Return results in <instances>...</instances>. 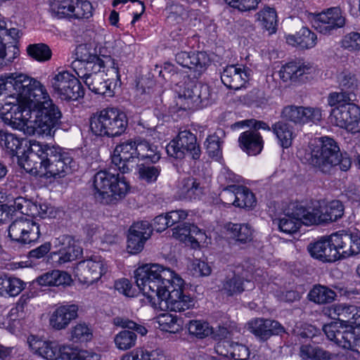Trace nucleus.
Here are the masks:
<instances>
[{
    "instance_id": "obj_11",
    "label": "nucleus",
    "mask_w": 360,
    "mask_h": 360,
    "mask_svg": "<svg viewBox=\"0 0 360 360\" xmlns=\"http://www.w3.org/2000/svg\"><path fill=\"white\" fill-rule=\"evenodd\" d=\"M309 20L318 32L328 36L345 27L346 15L340 7H330L318 13H310Z\"/></svg>"
},
{
    "instance_id": "obj_42",
    "label": "nucleus",
    "mask_w": 360,
    "mask_h": 360,
    "mask_svg": "<svg viewBox=\"0 0 360 360\" xmlns=\"http://www.w3.org/2000/svg\"><path fill=\"white\" fill-rule=\"evenodd\" d=\"M25 283L20 278L11 276H0V294L11 297L17 296L25 288Z\"/></svg>"
},
{
    "instance_id": "obj_53",
    "label": "nucleus",
    "mask_w": 360,
    "mask_h": 360,
    "mask_svg": "<svg viewBox=\"0 0 360 360\" xmlns=\"http://www.w3.org/2000/svg\"><path fill=\"white\" fill-rule=\"evenodd\" d=\"M137 335L135 332L124 330L118 333L114 342L117 349L120 350H127L136 345Z\"/></svg>"
},
{
    "instance_id": "obj_57",
    "label": "nucleus",
    "mask_w": 360,
    "mask_h": 360,
    "mask_svg": "<svg viewBox=\"0 0 360 360\" xmlns=\"http://www.w3.org/2000/svg\"><path fill=\"white\" fill-rule=\"evenodd\" d=\"M205 146L209 156L212 158L222 156V148L219 136L215 134L208 136L205 142Z\"/></svg>"
},
{
    "instance_id": "obj_12",
    "label": "nucleus",
    "mask_w": 360,
    "mask_h": 360,
    "mask_svg": "<svg viewBox=\"0 0 360 360\" xmlns=\"http://www.w3.org/2000/svg\"><path fill=\"white\" fill-rule=\"evenodd\" d=\"M166 151L169 156L176 159H182L188 154L193 160H197L201 155L197 137L188 129L180 130L176 138L167 145Z\"/></svg>"
},
{
    "instance_id": "obj_63",
    "label": "nucleus",
    "mask_w": 360,
    "mask_h": 360,
    "mask_svg": "<svg viewBox=\"0 0 360 360\" xmlns=\"http://www.w3.org/2000/svg\"><path fill=\"white\" fill-rule=\"evenodd\" d=\"M71 338L74 342H87L91 339L92 333L86 324L80 323L73 328Z\"/></svg>"
},
{
    "instance_id": "obj_47",
    "label": "nucleus",
    "mask_w": 360,
    "mask_h": 360,
    "mask_svg": "<svg viewBox=\"0 0 360 360\" xmlns=\"http://www.w3.org/2000/svg\"><path fill=\"white\" fill-rule=\"evenodd\" d=\"M300 356L304 360H330V354L322 348L311 345H302L300 348Z\"/></svg>"
},
{
    "instance_id": "obj_8",
    "label": "nucleus",
    "mask_w": 360,
    "mask_h": 360,
    "mask_svg": "<svg viewBox=\"0 0 360 360\" xmlns=\"http://www.w3.org/2000/svg\"><path fill=\"white\" fill-rule=\"evenodd\" d=\"M30 118L34 115V131L42 136H53L61 124L62 112L49 94L39 99L30 108Z\"/></svg>"
},
{
    "instance_id": "obj_56",
    "label": "nucleus",
    "mask_w": 360,
    "mask_h": 360,
    "mask_svg": "<svg viewBox=\"0 0 360 360\" xmlns=\"http://www.w3.org/2000/svg\"><path fill=\"white\" fill-rule=\"evenodd\" d=\"M340 46L348 51H356L360 50V33L351 32L345 36L340 41Z\"/></svg>"
},
{
    "instance_id": "obj_5",
    "label": "nucleus",
    "mask_w": 360,
    "mask_h": 360,
    "mask_svg": "<svg viewBox=\"0 0 360 360\" xmlns=\"http://www.w3.org/2000/svg\"><path fill=\"white\" fill-rule=\"evenodd\" d=\"M321 146L314 148L311 153L309 163L324 174L338 167L341 171L349 169L352 161L347 153H341L334 139L328 136L321 139Z\"/></svg>"
},
{
    "instance_id": "obj_45",
    "label": "nucleus",
    "mask_w": 360,
    "mask_h": 360,
    "mask_svg": "<svg viewBox=\"0 0 360 360\" xmlns=\"http://www.w3.org/2000/svg\"><path fill=\"white\" fill-rule=\"evenodd\" d=\"M310 301L317 304H328L332 302L336 293L331 289L323 285H315L308 295Z\"/></svg>"
},
{
    "instance_id": "obj_29",
    "label": "nucleus",
    "mask_w": 360,
    "mask_h": 360,
    "mask_svg": "<svg viewBox=\"0 0 360 360\" xmlns=\"http://www.w3.org/2000/svg\"><path fill=\"white\" fill-rule=\"evenodd\" d=\"M71 68L77 77L84 82V80L91 79L100 72L105 68V62L101 56H98L94 60H87L84 62H72Z\"/></svg>"
},
{
    "instance_id": "obj_34",
    "label": "nucleus",
    "mask_w": 360,
    "mask_h": 360,
    "mask_svg": "<svg viewBox=\"0 0 360 360\" xmlns=\"http://www.w3.org/2000/svg\"><path fill=\"white\" fill-rule=\"evenodd\" d=\"M226 235H229V243L233 240L237 244H246L252 241L253 229L248 224L226 223Z\"/></svg>"
},
{
    "instance_id": "obj_1",
    "label": "nucleus",
    "mask_w": 360,
    "mask_h": 360,
    "mask_svg": "<svg viewBox=\"0 0 360 360\" xmlns=\"http://www.w3.org/2000/svg\"><path fill=\"white\" fill-rule=\"evenodd\" d=\"M137 287L152 307H165L174 311H183L194 306L190 295L184 292L185 282L174 271L158 264H146L134 271Z\"/></svg>"
},
{
    "instance_id": "obj_3",
    "label": "nucleus",
    "mask_w": 360,
    "mask_h": 360,
    "mask_svg": "<svg viewBox=\"0 0 360 360\" xmlns=\"http://www.w3.org/2000/svg\"><path fill=\"white\" fill-rule=\"evenodd\" d=\"M23 169L32 174L61 178L72 173L76 167L71 153L58 145L30 140Z\"/></svg>"
},
{
    "instance_id": "obj_59",
    "label": "nucleus",
    "mask_w": 360,
    "mask_h": 360,
    "mask_svg": "<svg viewBox=\"0 0 360 360\" xmlns=\"http://www.w3.org/2000/svg\"><path fill=\"white\" fill-rule=\"evenodd\" d=\"M355 100L354 96H352L349 94L341 90L340 92L330 93L327 99L328 104L334 108L343 103H353Z\"/></svg>"
},
{
    "instance_id": "obj_51",
    "label": "nucleus",
    "mask_w": 360,
    "mask_h": 360,
    "mask_svg": "<svg viewBox=\"0 0 360 360\" xmlns=\"http://www.w3.org/2000/svg\"><path fill=\"white\" fill-rule=\"evenodd\" d=\"M138 167L139 177L148 184L155 183L160 176L162 168L160 165L143 163L136 165Z\"/></svg>"
},
{
    "instance_id": "obj_13",
    "label": "nucleus",
    "mask_w": 360,
    "mask_h": 360,
    "mask_svg": "<svg viewBox=\"0 0 360 360\" xmlns=\"http://www.w3.org/2000/svg\"><path fill=\"white\" fill-rule=\"evenodd\" d=\"M323 331L327 338L338 346L349 349L360 354V335L356 334L352 326L342 325L338 322H332L324 325Z\"/></svg>"
},
{
    "instance_id": "obj_39",
    "label": "nucleus",
    "mask_w": 360,
    "mask_h": 360,
    "mask_svg": "<svg viewBox=\"0 0 360 360\" xmlns=\"http://www.w3.org/2000/svg\"><path fill=\"white\" fill-rule=\"evenodd\" d=\"M30 347L39 356L47 360H57L59 345L56 342L37 340Z\"/></svg>"
},
{
    "instance_id": "obj_64",
    "label": "nucleus",
    "mask_w": 360,
    "mask_h": 360,
    "mask_svg": "<svg viewBox=\"0 0 360 360\" xmlns=\"http://www.w3.org/2000/svg\"><path fill=\"white\" fill-rule=\"evenodd\" d=\"M157 354L156 351L148 352L143 348H136L130 353L124 354L121 360H150L151 356Z\"/></svg>"
},
{
    "instance_id": "obj_14",
    "label": "nucleus",
    "mask_w": 360,
    "mask_h": 360,
    "mask_svg": "<svg viewBox=\"0 0 360 360\" xmlns=\"http://www.w3.org/2000/svg\"><path fill=\"white\" fill-rule=\"evenodd\" d=\"M330 120L334 124L348 132H360V107L353 103H343L333 108Z\"/></svg>"
},
{
    "instance_id": "obj_20",
    "label": "nucleus",
    "mask_w": 360,
    "mask_h": 360,
    "mask_svg": "<svg viewBox=\"0 0 360 360\" xmlns=\"http://www.w3.org/2000/svg\"><path fill=\"white\" fill-rule=\"evenodd\" d=\"M151 234L152 229L148 221H141L134 223L129 228L127 235V250L128 252L131 255L141 252Z\"/></svg>"
},
{
    "instance_id": "obj_15",
    "label": "nucleus",
    "mask_w": 360,
    "mask_h": 360,
    "mask_svg": "<svg viewBox=\"0 0 360 360\" xmlns=\"http://www.w3.org/2000/svg\"><path fill=\"white\" fill-rule=\"evenodd\" d=\"M108 271V266L100 256L79 262L74 268L75 277L83 283L93 284L97 282Z\"/></svg>"
},
{
    "instance_id": "obj_32",
    "label": "nucleus",
    "mask_w": 360,
    "mask_h": 360,
    "mask_svg": "<svg viewBox=\"0 0 360 360\" xmlns=\"http://www.w3.org/2000/svg\"><path fill=\"white\" fill-rule=\"evenodd\" d=\"M288 44L301 49H309L314 47L317 43V36L307 27H302L295 34L286 37Z\"/></svg>"
},
{
    "instance_id": "obj_33",
    "label": "nucleus",
    "mask_w": 360,
    "mask_h": 360,
    "mask_svg": "<svg viewBox=\"0 0 360 360\" xmlns=\"http://www.w3.org/2000/svg\"><path fill=\"white\" fill-rule=\"evenodd\" d=\"M278 229L281 232L292 234L302 226L299 217L296 214L295 205L290 202L283 211V215L278 219Z\"/></svg>"
},
{
    "instance_id": "obj_61",
    "label": "nucleus",
    "mask_w": 360,
    "mask_h": 360,
    "mask_svg": "<svg viewBox=\"0 0 360 360\" xmlns=\"http://www.w3.org/2000/svg\"><path fill=\"white\" fill-rule=\"evenodd\" d=\"M229 271L232 272L233 277L226 281V295L241 293L244 291L243 278L231 269H229Z\"/></svg>"
},
{
    "instance_id": "obj_9",
    "label": "nucleus",
    "mask_w": 360,
    "mask_h": 360,
    "mask_svg": "<svg viewBox=\"0 0 360 360\" xmlns=\"http://www.w3.org/2000/svg\"><path fill=\"white\" fill-rule=\"evenodd\" d=\"M212 89L207 84L188 81L185 84L176 105L183 110L206 108L212 103Z\"/></svg>"
},
{
    "instance_id": "obj_55",
    "label": "nucleus",
    "mask_w": 360,
    "mask_h": 360,
    "mask_svg": "<svg viewBox=\"0 0 360 360\" xmlns=\"http://www.w3.org/2000/svg\"><path fill=\"white\" fill-rule=\"evenodd\" d=\"M180 322L181 320L178 319L176 316L169 314H163L160 317L158 321L161 329L170 333H175L181 330Z\"/></svg>"
},
{
    "instance_id": "obj_46",
    "label": "nucleus",
    "mask_w": 360,
    "mask_h": 360,
    "mask_svg": "<svg viewBox=\"0 0 360 360\" xmlns=\"http://www.w3.org/2000/svg\"><path fill=\"white\" fill-rule=\"evenodd\" d=\"M262 26L272 34L276 32L277 26V14L274 8L265 7L255 15Z\"/></svg>"
},
{
    "instance_id": "obj_58",
    "label": "nucleus",
    "mask_w": 360,
    "mask_h": 360,
    "mask_svg": "<svg viewBox=\"0 0 360 360\" xmlns=\"http://www.w3.org/2000/svg\"><path fill=\"white\" fill-rule=\"evenodd\" d=\"M355 100L354 96H352L349 94L341 90L340 92L330 93L327 99L328 104L334 108L343 103H353Z\"/></svg>"
},
{
    "instance_id": "obj_4",
    "label": "nucleus",
    "mask_w": 360,
    "mask_h": 360,
    "mask_svg": "<svg viewBox=\"0 0 360 360\" xmlns=\"http://www.w3.org/2000/svg\"><path fill=\"white\" fill-rule=\"evenodd\" d=\"M111 159L122 174H127L136 165V159L155 164L160 160V154L156 146L138 136L116 146Z\"/></svg>"
},
{
    "instance_id": "obj_54",
    "label": "nucleus",
    "mask_w": 360,
    "mask_h": 360,
    "mask_svg": "<svg viewBox=\"0 0 360 360\" xmlns=\"http://www.w3.org/2000/svg\"><path fill=\"white\" fill-rule=\"evenodd\" d=\"M338 82L341 91H345L356 98L355 91L358 89V80L354 74L342 72L338 77Z\"/></svg>"
},
{
    "instance_id": "obj_31",
    "label": "nucleus",
    "mask_w": 360,
    "mask_h": 360,
    "mask_svg": "<svg viewBox=\"0 0 360 360\" xmlns=\"http://www.w3.org/2000/svg\"><path fill=\"white\" fill-rule=\"evenodd\" d=\"M77 311L78 307L75 304L60 306L52 314L50 324L57 330L65 328L77 316Z\"/></svg>"
},
{
    "instance_id": "obj_50",
    "label": "nucleus",
    "mask_w": 360,
    "mask_h": 360,
    "mask_svg": "<svg viewBox=\"0 0 360 360\" xmlns=\"http://www.w3.org/2000/svg\"><path fill=\"white\" fill-rule=\"evenodd\" d=\"M29 56L39 62L48 61L51 58L52 51L49 46L44 43L30 44L27 46Z\"/></svg>"
},
{
    "instance_id": "obj_10",
    "label": "nucleus",
    "mask_w": 360,
    "mask_h": 360,
    "mask_svg": "<svg viewBox=\"0 0 360 360\" xmlns=\"http://www.w3.org/2000/svg\"><path fill=\"white\" fill-rule=\"evenodd\" d=\"M50 82L53 93L63 101H77L84 96L85 90L79 79L68 71L55 74Z\"/></svg>"
},
{
    "instance_id": "obj_27",
    "label": "nucleus",
    "mask_w": 360,
    "mask_h": 360,
    "mask_svg": "<svg viewBox=\"0 0 360 360\" xmlns=\"http://www.w3.org/2000/svg\"><path fill=\"white\" fill-rule=\"evenodd\" d=\"M208 185L200 178L189 176L181 181L179 187V195L183 199L188 200H200L208 192Z\"/></svg>"
},
{
    "instance_id": "obj_16",
    "label": "nucleus",
    "mask_w": 360,
    "mask_h": 360,
    "mask_svg": "<svg viewBox=\"0 0 360 360\" xmlns=\"http://www.w3.org/2000/svg\"><path fill=\"white\" fill-rule=\"evenodd\" d=\"M41 236L39 224L32 220L20 218L14 220L8 227V236L21 244L32 245Z\"/></svg>"
},
{
    "instance_id": "obj_52",
    "label": "nucleus",
    "mask_w": 360,
    "mask_h": 360,
    "mask_svg": "<svg viewBox=\"0 0 360 360\" xmlns=\"http://www.w3.org/2000/svg\"><path fill=\"white\" fill-rule=\"evenodd\" d=\"M330 311L331 313L337 316L339 321L352 324V321L354 320L356 306L342 303L336 304L332 307Z\"/></svg>"
},
{
    "instance_id": "obj_43",
    "label": "nucleus",
    "mask_w": 360,
    "mask_h": 360,
    "mask_svg": "<svg viewBox=\"0 0 360 360\" xmlns=\"http://www.w3.org/2000/svg\"><path fill=\"white\" fill-rule=\"evenodd\" d=\"M348 233H335L332 234V244L338 252V260L346 259L352 256L351 242L349 239Z\"/></svg>"
},
{
    "instance_id": "obj_37",
    "label": "nucleus",
    "mask_w": 360,
    "mask_h": 360,
    "mask_svg": "<svg viewBox=\"0 0 360 360\" xmlns=\"http://www.w3.org/2000/svg\"><path fill=\"white\" fill-rule=\"evenodd\" d=\"M77 0H54L50 5L51 12L58 19H74Z\"/></svg>"
},
{
    "instance_id": "obj_22",
    "label": "nucleus",
    "mask_w": 360,
    "mask_h": 360,
    "mask_svg": "<svg viewBox=\"0 0 360 360\" xmlns=\"http://www.w3.org/2000/svg\"><path fill=\"white\" fill-rule=\"evenodd\" d=\"M24 142H26V141L18 138L11 133L0 131V146L13 161L15 159L16 160L19 166L22 168H23V163L25 162V158L28 148L27 144L23 146Z\"/></svg>"
},
{
    "instance_id": "obj_35",
    "label": "nucleus",
    "mask_w": 360,
    "mask_h": 360,
    "mask_svg": "<svg viewBox=\"0 0 360 360\" xmlns=\"http://www.w3.org/2000/svg\"><path fill=\"white\" fill-rule=\"evenodd\" d=\"M272 132L276 136L278 144L283 148H288L292 144L296 134L293 127L285 121L279 120L271 125Z\"/></svg>"
},
{
    "instance_id": "obj_62",
    "label": "nucleus",
    "mask_w": 360,
    "mask_h": 360,
    "mask_svg": "<svg viewBox=\"0 0 360 360\" xmlns=\"http://www.w3.org/2000/svg\"><path fill=\"white\" fill-rule=\"evenodd\" d=\"M229 347V348L226 349V352L234 360H245L249 357V349L246 346L231 342Z\"/></svg>"
},
{
    "instance_id": "obj_21",
    "label": "nucleus",
    "mask_w": 360,
    "mask_h": 360,
    "mask_svg": "<svg viewBox=\"0 0 360 360\" xmlns=\"http://www.w3.org/2000/svg\"><path fill=\"white\" fill-rule=\"evenodd\" d=\"M176 63L183 68L193 70L198 76L209 67L211 60L205 51H181L175 55Z\"/></svg>"
},
{
    "instance_id": "obj_38",
    "label": "nucleus",
    "mask_w": 360,
    "mask_h": 360,
    "mask_svg": "<svg viewBox=\"0 0 360 360\" xmlns=\"http://www.w3.org/2000/svg\"><path fill=\"white\" fill-rule=\"evenodd\" d=\"M84 83L91 91L96 94L109 97L114 95V91L111 88L112 82L102 78L98 73L91 79L84 80Z\"/></svg>"
},
{
    "instance_id": "obj_41",
    "label": "nucleus",
    "mask_w": 360,
    "mask_h": 360,
    "mask_svg": "<svg viewBox=\"0 0 360 360\" xmlns=\"http://www.w3.org/2000/svg\"><path fill=\"white\" fill-rule=\"evenodd\" d=\"M11 208V216L15 212L27 215L29 217H34L35 215L40 214L37 208V203L29 199L19 196L15 198L13 204L8 205Z\"/></svg>"
},
{
    "instance_id": "obj_18",
    "label": "nucleus",
    "mask_w": 360,
    "mask_h": 360,
    "mask_svg": "<svg viewBox=\"0 0 360 360\" xmlns=\"http://www.w3.org/2000/svg\"><path fill=\"white\" fill-rule=\"evenodd\" d=\"M281 117L286 122L302 126L309 122H319L322 118V113L318 108L289 105L282 109Z\"/></svg>"
},
{
    "instance_id": "obj_30",
    "label": "nucleus",
    "mask_w": 360,
    "mask_h": 360,
    "mask_svg": "<svg viewBox=\"0 0 360 360\" xmlns=\"http://www.w3.org/2000/svg\"><path fill=\"white\" fill-rule=\"evenodd\" d=\"M238 142L241 149L249 155H257L264 147L262 135L257 131L248 130L240 134Z\"/></svg>"
},
{
    "instance_id": "obj_7",
    "label": "nucleus",
    "mask_w": 360,
    "mask_h": 360,
    "mask_svg": "<svg viewBox=\"0 0 360 360\" xmlns=\"http://www.w3.org/2000/svg\"><path fill=\"white\" fill-rule=\"evenodd\" d=\"M128 127V117L122 110L107 108L90 118L91 133L96 137L114 138L122 135Z\"/></svg>"
},
{
    "instance_id": "obj_48",
    "label": "nucleus",
    "mask_w": 360,
    "mask_h": 360,
    "mask_svg": "<svg viewBox=\"0 0 360 360\" xmlns=\"http://www.w3.org/2000/svg\"><path fill=\"white\" fill-rule=\"evenodd\" d=\"M107 50L104 47H99L98 51L97 47L95 48L94 52L91 53L87 44H82L78 45L75 49V59L72 62H84L87 60H94V58L98 56L102 58H107Z\"/></svg>"
},
{
    "instance_id": "obj_36",
    "label": "nucleus",
    "mask_w": 360,
    "mask_h": 360,
    "mask_svg": "<svg viewBox=\"0 0 360 360\" xmlns=\"http://www.w3.org/2000/svg\"><path fill=\"white\" fill-rule=\"evenodd\" d=\"M323 224H328L341 219L345 212L343 203L338 200H333L321 206Z\"/></svg>"
},
{
    "instance_id": "obj_40",
    "label": "nucleus",
    "mask_w": 360,
    "mask_h": 360,
    "mask_svg": "<svg viewBox=\"0 0 360 360\" xmlns=\"http://www.w3.org/2000/svg\"><path fill=\"white\" fill-rule=\"evenodd\" d=\"M248 80L245 72L235 65L226 66V88L239 90L243 88Z\"/></svg>"
},
{
    "instance_id": "obj_49",
    "label": "nucleus",
    "mask_w": 360,
    "mask_h": 360,
    "mask_svg": "<svg viewBox=\"0 0 360 360\" xmlns=\"http://www.w3.org/2000/svg\"><path fill=\"white\" fill-rule=\"evenodd\" d=\"M167 20L170 24H180L188 18L187 10L180 4L172 3L165 8Z\"/></svg>"
},
{
    "instance_id": "obj_19",
    "label": "nucleus",
    "mask_w": 360,
    "mask_h": 360,
    "mask_svg": "<svg viewBox=\"0 0 360 360\" xmlns=\"http://www.w3.org/2000/svg\"><path fill=\"white\" fill-rule=\"evenodd\" d=\"M188 330L191 336L200 340L211 336L213 340H219L214 349L217 354H221L219 350L222 347V340L225 338V326L224 325L219 324L214 328L207 321L195 319L189 321Z\"/></svg>"
},
{
    "instance_id": "obj_6",
    "label": "nucleus",
    "mask_w": 360,
    "mask_h": 360,
    "mask_svg": "<svg viewBox=\"0 0 360 360\" xmlns=\"http://www.w3.org/2000/svg\"><path fill=\"white\" fill-rule=\"evenodd\" d=\"M94 195L102 204H114L123 198L129 190L125 177L103 169L97 172L93 178Z\"/></svg>"
},
{
    "instance_id": "obj_17",
    "label": "nucleus",
    "mask_w": 360,
    "mask_h": 360,
    "mask_svg": "<svg viewBox=\"0 0 360 360\" xmlns=\"http://www.w3.org/2000/svg\"><path fill=\"white\" fill-rule=\"evenodd\" d=\"M56 250L51 252L49 259L58 265L72 262L82 255V249L75 245V239L69 235H61L53 240Z\"/></svg>"
},
{
    "instance_id": "obj_25",
    "label": "nucleus",
    "mask_w": 360,
    "mask_h": 360,
    "mask_svg": "<svg viewBox=\"0 0 360 360\" xmlns=\"http://www.w3.org/2000/svg\"><path fill=\"white\" fill-rule=\"evenodd\" d=\"M332 235L329 237H322L320 240L310 243L307 250L310 255L323 262H334L338 260V252L332 244Z\"/></svg>"
},
{
    "instance_id": "obj_23",
    "label": "nucleus",
    "mask_w": 360,
    "mask_h": 360,
    "mask_svg": "<svg viewBox=\"0 0 360 360\" xmlns=\"http://www.w3.org/2000/svg\"><path fill=\"white\" fill-rule=\"evenodd\" d=\"M226 202L240 208L250 209L256 205V198L254 193L247 187L238 185L226 186Z\"/></svg>"
},
{
    "instance_id": "obj_44",
    "label": "nucleus",
    "mask_w": 360,
    "mask_h": 360,
    "mask_svg": "<svg viewBox=\"0 0 360 360\" xmlns=\"http://www.w3.org/2000/svg\"><path fill=\"white\" fill-rule=\"evenodd\" d=\"M20 51L16 44L13 42L6 44L3 41L0 34V69L10 66L14 60L19 56Z\"/></svg>"
},
{
    "instance_id": "obj_28",
    "label": "nucleus",
    "mask_w": 360,
    "mask_h": 360,
    "mask_svg": "<svg viewBox=\"0 0 360 360\" xmlns=\"http://www.w3.org/2000/svg\"><path fill=\"white\" fill-rule=\"evenodd\" d=\"M249 328L255 336L262 340H266L271 335L284 332V328L276 321L257 319L249 323Z\"/></svg>"
},
{
    "instance_id": "obj_24",
    "label": "nucleus",
    "mask_w": 360,
    "mask_h": 360,
    "mask_svg": "<svg viewBox=\"0 0 360 360\" xmlns=\"http://www.w3.org/2000/svg\"><path fill=\"white\" fill-rule=\"evenodd\" d=\"M296 214L299 217L302 225H323L321 205L319 202H292Z\"/></svg>"
},
{
    "instance_id": "obj_26",
    "label": "nucleus",
    "mask_w": 360,
    "mask_h": 360,
    "mask_svg": "<svg viewBox=\"0 0 360 360\" xmlns=\"http://www.w3.org/2000/svg\"><path fill=\"white\" fill-rule=\"evenodd\" d=\"M315 68L309 63L290 61L282 65L278 75L284 82H303L304 76L315 72Z\"/></svg>"
},
{
    "instance_id": "obj_60",
    "label": "nucleus",
    "mask_w": 360,
    "mask_h": 360,
    "mask_svg": "<svg viewBox=\"0 0 360 360\" xmlns=\"http://www.w3.org/2000/svg\"><path fill=\"white\" fill-rule=\"evenodd\" d=\"M74 19H89L92 16L93 6L87 0H77Z\"/></svg>"
},
{
    "instance_id": "obj_2",
    "label": "nucleus",
    "mask_w": 360,
    "mask_h": 360,
    "mask_svg": "<svg viewBox=\"0 0 360 360\" xmlns=\"http://www.w3.org/2000/svg\"><path fill=\"white\" fill-rule=\"evenodd\" d=\"M45 86L25 74L11 73L0 77V117L17 129L28 127L30 108L47 95Z\"/></svg>"
}]
</instances>
